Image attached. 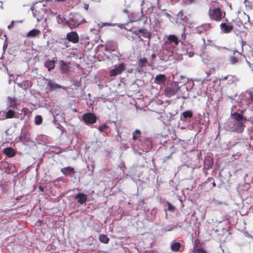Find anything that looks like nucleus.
<instances>
[{"label":"nucleus","instance_id":"obj_1","mask_svg":"<svg viewBox=\"0 0 253 253\" xmlns=\"http://www.w3.org/2000/svg\"><path fill=\"white\" fill-rule=\"evenodd\" d=\"M210 19L216 22L220 21L225 16V12L219 7V3L216 1H212L208 11Z\"/></svg>","mask_w":253,"mask_h":253},{"label":"nucleus","instance_id":"obj_2","mask_svg":"<svg viewBox=\"0 0 253 253\" xmlns=\"http://www.w3.org/2000/svg\"><path fill=\"white\" fill-rule=\"evenodd\" d=\"M180 42L181 40H179L175 35H169L163 44V47L167 50H170L177 46Z\"/></svg>","mask_w":253,"mask_h":253},{"label":"nucleus","instance_id":"obj_3","mask_svg":"<svg viewBox=\"0 0 253 253\" xmlns=\"http://www.w3.org/2000/svg\"><path fill=\"white\" fill-rule=\"evenodd\" d=\"M84 22V20L79 14H76L71 17L67 23L71 29H73L77 28Z\"/></svg>","mask_w":253,"mask_h":253},{"label":"nucleus","instance_id":"obj_4","mask_svg":"<svg viewBox=\"0 0 253 253\" xmlns=\"http://www.w3.org/2000/svg\"><path fill=\"white\" fill-rule=\"evenodd\" d=\"M245 125L243 123L237 121H231L229 123L228 129L230 131L237 133H242L244 129Z\"/></svg>","mask_w":253,"mask_h":253},{"label":"nucleus","instance_id":"obj_5","mask_svg":"<svg viewBox=\"0 0 253 253\" xmlns=\"http://www.w3.org/2000/svg\"><path fill=\"white\" fill-rule=\"evenodd\" d=\"M126 69V64L124 63H120L118 66H115L114 69L109 71V76L110 77H115L121 75Z\"/></svg>","mask_w":253,"mask_h":253},{"label":"nucleus","instance_id":"obj_6","mask_svg":"<svg viewBox=\"0 0 253 253\" xmlns=\"http://www.w3.org/2000/svg\"><path fill=\"white\" fill-rule=\"evenodd\" d=\"M82 119L87 125L94 124L97 120L96 115L91 113H86L83 115Z\"/></svg>","mask_w":253,"mask_h":253},{"label":"nucleus","instance_id":"obj_7","mask_svg":"<svg viewBox=\"0 0 253 253\" xmlns=\"http://www.w3.org/2000/svg\"><path fill=\"white\" fill-rule=\"evenodd\" d=\"M179 89V86L176 83H174L166 89L165 94L168 97H171L177 92Z\"/></svg>","mask_w":253,"mask_h":253},{"label":"nucleus","instance_id":"obj_8","mask_svg":"<svg viewBox=\"0 0 253 253\" xmlns=\"http://www.w3.org/2000/svg\"><path fill=\"white\" fill-rule=\"evenodd\" d=\"M243 56L242 54L237 50L234 51L232 55L229 57L228 60L230 64L235 65L241 59V57Z\"/></svg>","mask_w":253,"mask_h":253},{"label":"nucleus","instance_id":"obj_9","mask_svg":"<svg viewBox=\"0 0 253 253\" xmlns=\"http://www.w3.org/2000/svg\"><path fill=\"white\" fill-rule=\"evenodd\" d=\"M67 40L73 43H77L79 42V37L76 32L72 31L67 33L66 35Z\"/></svg>","mask_w":253,"mask_h":253},{"label":"nucleus","instance_id":"obj_10","mask_svg":"<svg viewBox=\"0 0 253 253\" xmlns=\"http://www.w3.org/2000/svg\"><path fill=\"white\" fill-rule=\"evenodd\" d=\"M45 79L46 81H47V86L45 88V89L47 91H51L55 90L57 89H59L62 87L61 85L57 84H56L52 81L47 79Z\"/></svg>","mask_w":253,"mask_h":253},{"label":"nucleus","instance_id":"obj_11","mask_svg":"<svg viewBox=\"0 0 253 253\" xmlns=\"http://www.w3.org/2000/svg\"><path fill=\"white\" fill-rule=\"evenodd\" d=\"M104 50L106 51H114L118 49V44L114 41H108L104 45Z\"/></svg>","mask_w":253,"mask_h":253},{"label":"nucleus","instance_id":"obj_12","mask_svg":"<svg viewBox=\"0 0 253 253\" xmlns=\"http://www.w3.org/2000/svg\"><path fill=\"white\" fill-rule=\"evenodd\" d=\"M170 250L175 253H181L183 250V246H182L179 242L173 241L171 243Z\"/></svg>","mask_w":253,"mask_h":253},{"label":"nucleus","instance_id":"obj_13","mask_svg":"<svg viewBox=\"0 0 253 253\" xmlns=\"http://www.w3.org/2000/svg\"><path fill=\"white\" fill-rule=\"evenodd\" d=\"M153 63V61H151L150 63H149L148 60L145 57L140 58L137 62L138 67L140 69H143L147 66H151Z\"/></svg>","mask_w":253,"mask_h":253},{"label":"nucleus","instance_id":"obj_14","mask_svg":"<svg viewBox=\"0 0 253 253\" xmlns=\"http://www.w3.org/2000/svg\"><path fill=\"white\" fill-rule=\"evenodd\" d=\"M144 11L146 14H151L152 13L153 11V6L151 3L146 2L143 3L141 8V12L143 13Z\"/></svg>","mask_w":253,"mask_h":253},{"label":"nucleus","instance_id":"obj_15","mask_svg":"<svg viewBox=\"0 0 253 253\" xmlns=\"http://www.w3.org/2000/svg\"><path fill=\"white\" fill-rule=\"evenodd\" d=\"M2 153L5 155H6L7 157L9 158H11L14 157L16 153V150H15L12 147H6L4 148L2 150Z\"/></svg>","mask_w":253,"mask_h":253},{"label":"nucleus","instance_id":"obj_16","mask_svg":"<svg viewBox=\"0 0 253 253\" xmlns=\"http://www.w3.org/2000/svg\"><path fill=\"white\" fill-rule=\"evenodd\" d=\"M74 199L78 200V202L82 205L86 202L87 197V195L84 193H78L74 196Z\"/></svg>","mask_w":253,"mask_h":253},{"label":"nucleus","instance_id":"obj_17","mask_svg":"<svg viewBox=\"0 0 253 253\" xmlns=\"http://www.w3.org/2000/svg\"><path fill=\"white\" fill-rule=\"evenodd\" d=\"M17 84L23 90H26L32 86V83L30 81L25 80L21 83H17Z\"/></svg>","mask_w":253,"mask_h":253},{"label":"nucleus","instance_id":"obj_18","mask_svg":"<svg viewBox=\"0 0 253 253\" xmlns=\"http://www.w3.org/2000/svg\"><path fill=\"white\" fill-rule=\"evenodd\" d=\"M232 118L234 120L233 121H237L240 123H243L244 124V121L246 120V119L244 118V116L237 113L234 112L231 114Z\"/></svg>","mask_w":253,"mask_h":253},{"label":"nucleus","instance_id":"obj_19","mask_svg":"<svg viewBox=\"0 0 253 253\" xmlns=\"http://www.w3.org/2000/svg\"><path fill=\"white\" fill-rule=\"evenodd\" d=\"M9 103V107L13 109H17L19 104L17 103V100L15 97L8 96L7 98Z\"/></svg>","mask_w":253,"mask_h":253},{"label":"nucleus","instance_id":"obj_20","mask_svg":"<svg viewBox=\"0 0 253 253\" xmlns=\"http://www.w3.org/2000/svg\"><path fill=\"white\" fill-rule=\"evenodd\" d=\"M220 26L221 30L225 33H230L234 28L232 25L226 24L225 23H222Z\"/></svg>","mask_w":253,"mask_h":253},{"label":"nucleus","instance_id":"obj_21","mask_svg":"<svg viewBox=\"0 0 253 253\" xmlns=\"http://www.w3.org/2000/svg\"><path fill=\"white\" fill-rule=\"evenodd\" d=\"M56 60L53 58L52 60H49L45 62L44 66L47 68L48 71H50L53 69L55 66Z\"/></svg>","mask_w":253,"mask_h":253},{"label":"nucleus","instance_id":"obj_22","mask_svg":"<svg viewBox=\"0 0 253 253\" xmlns=\"http://www.w3.org/2000/svg\"><path fill=\"white\" fill-rule=\"evenodd\" d=\"M166 81V77L164 74H159L156 76L154 82L157 84H164Z\"/></svg>","mask_w":253,"mask_h":253},{"label":"nucleus","instance_id":"obj_23","mask_svg":"<svg viewBox=\"0 0 253 253\" xmlns=\"http://www.w3.org/2000/svg\"><path fill=\"white\" fill-rule=\"evenodd\" d=\"M141 34V36L145 38H148L150 40L151 38V34L147 32L146 29L144 28L140 29L138 31V33H136V35Z\"/></svg>","mask_w":253,"mask_h":253},{"label":"nucleus","instance_id":"obj_24","mask_svg":"<svg viewBox=\"0 0 253 253\" xmlns=\"http://www.w3.org/2000/svg\"><path fill=\"white\" fill-rule=\"evenodd\" d=\"M239 81V79L235 75H228V79L227 81V84H235Z\"/></svg>","mask_w":253,"mask_h":253},{"label":"nucleus","instance_id":"obj_25","mask_svg":"<svg viewBox=\"0 0 253 253\" xmlns=\"http://www.w3.org/2000/svg\"><path fill=\"white\" fill-rule=\"evenodd\" d=\"M213 166V160L211 158H209L204 160V167L207 169L211 168Z\"/></svg>","mask_w":253,"mask_h":253},{"label":"nucleus","instance_id":"obj_26","mask_svg":"<svg viewBox=\"0 0 253 253\" xmlns=\"http://www.w3.org/2000/svg\"><path fill=\"white\" fill-rule=\"evenodd\" d=\"M40 33V31L37 29H34L30 31L27 34L28 37L34 38Z\"/></svg>","mask_w":253,"mask_h":253},{"label":"nucleus","instance_id":"obj_27","mask_svg":"<svg viewBox=\"0 0 253 253\" xmlns=\"http://www.w3.org/2000/svg\"><path fill=\"white\" fill-rule=\"evenodd\" d=\"M61 171L63 174H71L75 173L74 168L71 167H68L61 169Z\"/></svg>","mask_w":253,"mask_h":253},{"label":"nucleus","instance_id":"obj_28","mask_svg":"<svg viewBox=\"0 0 253 253\" xmlns=\"http://www.w3.org/2000/svg\"><path fill=\"white\" fill-rule=\"evenodd\" d=\"M99 240L104 244H108L110 241L109 238L104 234H100L99 236Z\"/></svg>","mask_w":253,"mask_h":253},{"label":"nucleus","instance_id":"obj_29","mask_svg":"<svg viewBox=\"0 0 253 253\" xmlns=\"http://www.w3.org/2000/svg\"><path fill=\"white\" fill-rule=\"evenodd\" d=\"M15 115V111L11 109H9L6 112H5V117L6 119H12L16 117Z\"/></svg>","mask_w":253,"mask_h":253},{"label":"nucleus","instance_id":"obj_30","mask_svg":"<svg viewBox=\"0 0 253 253\" xmlns=\"http://www.w3.org/2000/svg\"><path fill=\"white\" fill-rule=\"evenodd\" d=\"M193 114L192 111L187 110L183 112L182 116L184 119L187 118H191L193 117Z\"/></svg>","mask_w":253,"mask_h":253},{"label":"nucleus","instance_id":"obj_31","mask_svg":"<svg viewBox=\"0 0 253 253\" xmlns=\"http://www.w3.org/2000/svg\"><path fill=\"white\" fill-rule=\"evenodd\" d=\"M141 132L139 129H136L132 134V139L137 140L140 136Z\"/></svg>","mask_w":253,"mask_h":253},{"label":"nucleus","instance_id":"obj_32","mask_svg":"<svg viewBox=\"0 0 253 253\" xmlns=\"http://www.w3.org/2000/svg\"><path fill=\"white\" fill-rule=\"evenodd\" d=\"M42 118L41 115H37L35 118V123L37 125H40L42 123Z\"/></svg>","mask_w":253,"mask_h":253},{"label":"nucleus","instance_id":"obj_33","mask_svg":"<svg viewBox=\"0 0 253 253\" xmlns=\"http://www.w3.org/2000/svg\"><path fill=\"white\" fill-rule=\"evenodd\" d=\"M194 252L195 253H206L207 252L201 247L196 246L194 248Z\"/></svg>","mask_w":253,"mask_h":253},{"label":"nucleus","instance_id":"obj_34","mask_svg":"<svg viewBox=\"0 0 253 253\" xmlns=\"http://www.w3.org/2000/svg\"><path fill=\"white\" fill-rule=\"evenodd\" d=\"M211 28V24L206 23L202 25V30H200V32L206 31Z\"/></svg>","mask_w":253,"mask_h":253},{"label":"nucleus","instance_id":"obj_35","mask_svg":"<svg viewBox=\"0 0 253 253\" xmlns=\"http://www.w3.org/2000/svg\"><path fill=\"white\" fill-rule=\"evenodd\" d=\"M109 127V126H107V125L106 124H104L102 126H100L99 127H98V130H99V131L100 132H103L104 131L105 129L108 128Z\"/></svg>","mask_w":253,"mask_h":253},{"label":"nucleus","instance_id":"obj_36","mask_svg":"<svg viewBox=\"0 0 253 253\" xmlns=\"http://www.w3.org/2000/svg\"><path fill=\"white\" fill-rule=\"evenodd\" d=\"M57 19L58 23H61L65 20V18L60 14L57 16Z\"/></svg>","mask_w":253,"mask_h":253},{"label":"nucleus","instance_id":"obj_37","mask_svg":"<svg viewBox=\"0 0 253 253\" xmlns=\"http://www.w3.org/2000/svg\"><path fill=\"white\" fill-rule=\"evenodd\" d=\"M6 119L5 117V112L3 111H0V120H4Z\"/></svg>","mask_w":253,"mask_h":253},{"label":"nucleus","instance_id":"obj_38","mask_svg":"<svg viewBox=\"0 0 253 253\" xmlns=\"http://www.w3.org/2000/svg\"><path fill=\"white\" fill-rule=\"evenodd\" d=\"M168 209L169 211L173 212L175 210V207L170 203H168Z\"/></svg>","mask_w":253,"mask_h":253},{"label":"nucleus","instance_id":"obj_39","mask_svg":"<svg viewBox=\"0 0 253 253\" xmlns=\"http://www.w3.org/2000/svg\"><path fill=\"white\" fill-rule=\"evenodd\" d=\"M194 0H183V2L186 5H189L193 2Z\"/></svg>","mask_w":253,"mask_h":253},{"label":"nucleus","instance_id":"obj_40","mask_svg":"<svg viewBox=\"0 0 253 253\" xmlns=\"http://www.w3.org/2000/svg\"><path fill=\"white\" fill-rule=\"evenodd\" d=\"M29 111L28 108L24 107L22 109V112L24 113V116H26Z\"/></svg>","mask_w":253,"mask_h":253},{"label":"nucleus","instance_id":"obj_41","mask_svg":"<svg viewBox=\"0 0 253 253\" xmlns=\"http://www.w3.org/2000/svg\"><path fill=\"white\" fill-rule=\"evenodd\" d=\"M189 169V167L187 165H183V166L180 167V170H185L186 169Z\"/></svg>","mask_w":253,"mask_h":253},{"label":"nucleus","instance_id":"obj_42","mask_svg":"<svg viewBox=\"0 0 253 253\" xmlns=\"http://www.w3.org/2000/svg\"><path fill=\"white\" fill-rule=\"evenodd\" d=\"M249 95L250 99L253 101V89L249 91Z\"/></svg>","mask_w":253,"mask_h":253},{"label":"nucleus","instance_id":"obj_43","mask_svg":"<svg viewBox=\"0 0 253 253\" xmlns=\"http://www.w3.org/2000/svg\"><path fill=\"white\" fill-rule=\"evenodd\" d=\"M228 75L225 76V77H222V78L220 79V81H224L226 80L228 81Z\"/></svg>","mask_w":253,"mask_h":253},{"label":"nucleus","instance_id":"obj_44","mask_svg":"<svg viewBox=\"0 0 253 253\" xmlns=\"http://www.w3.org/2000/svg\"><path fill=\"white\" fill-rule=\"evenodd\" d=\"M14 21H12V22L10 23V24L8 26V28L9 29H10L14 27Z\"/></svg>","mask_w":253,"mask_h":253},{"label":"nucleus","instance_id":"obj_45","mask_svg":"<svg viewBox=\"0 0 253 253\" xmlns=\"http://www.w3.org/2000/svg\"><path fill=\"white\" fill-rule=\"evenodd\" d=\"M181 37L182 40L184 41L186 39V35L185 33L184 32L183 33H182L181 34Z\"/></svg>","mask_w":253,"mask_h":253},{"label":"nucleus","instance_id":"obj_46","mask_svg":"<svg viewBox=\"0 0 253 253\" xmlns=\"http://www.w3.org/2000/svg\"><path fill=\"white\" fill-rule=\"evenodd\" d=\"M156 58V54L155 53H153L151 55L152 60L151 61H153Z\"/></svg>","mask_w":253,"mask_h":253},{"label":"nucleus","instance_id":"obj_47","mask_svg":"<svg viewBox=\"0 0 253 253\" xmlns=\"http://www.w3.org/2000/svg\"><path fill=\"white\" fill-rule=\"evenodd\" d=\"M39 189H40V190L41 191H42V192H43V191H44V188H43V187L42 186H40L39 187Z\"/></svg>","mask_w":253,"mask_h":253},{"label":"nucleus","instance_id":"obj_48","mask_svg":"<svg viewBox=\"0 0 253 253\" xmlns=\"http://www.w3.org/2000/svg\"><path fill=\"white\" fill-rule=\"evenodd\" d=\"M112 57H117V58L119 59V56H118V55H116V54L113 55H112Z\"/></svg>","mask_w":253,"mask_h":253},{"label":"nucleus","instance_id":"obj_49","mask_svg":"<svg viewBox=\"0 0 253 253\" xmlns=\"http://www.w3.org/2000/svg\"><path fill=\"white\" fill-rule=\"evenodd\" d=\"M199 154L200 155V156H201V151H200Z\"/></svg>","mask_w":253,"mask_h":253},{"label":"nucleus","instance_id":"obj_50","mask_svg":"<svg viewBox=\"0 0 253 253\" xmlns=\"http://www.w3.org/2000/svg\"><path fill=\"white\" fill-rule=\"evenodd\" d=\"M213 185L215 186V184L214 183H213Z\"/></svg>","mask_w":253,"mask_h":253},{"label":"nucleus","instance_id":"obj_51","mask_svg":"<svg viewBox=\"0 0 253 253\" xmlns=\"http://www.w3.org/2000/svg\"><path fill=\"white\" fill-rule=\"evenodd\" d=\"M66 47H68V45H66Z\"/></svg>","mask_w":253,"mask_h":253},{"label":"nucleus","instance_id":"obj_52","mask_svg":"<svg viewBox=\"0 0 253 253\" xmlns=\"http://www.w3.org/2000/svg\"><path fill=\"white\" fill-rule=\"evenodd\" d=\"M20 139H22V137H21V136H20Z\"/></svg>","mask_w":253,"mask_h":253}]
</instances>
